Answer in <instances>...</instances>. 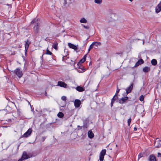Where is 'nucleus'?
<instances>
[{"instance_id":"nucleus-1","label":"nucleus","mask_w":161,"mask_h":161,"mask_svg":"<svg viewBox=\"0 0 161 161\" xmlns=\"http://www.w3.org/2000/svg\"><path fill=\"white\" fill-rule=\"evenodd\" d=\"M38 20V19L35 18L31 22V24H33L36 22L33 28L34 31L35 33L36 34L38 33L39 32V27H40V23L37 22Z\"/></svg>"},{"instance_id":"nucleus-2","label":"nucleus","mask_w":161,"mask_h":161,"mask_svg":"<svg viewBox=\"0 0 161 161\" xmlns=\"http://www.w3.org/2000/svg\"><path fill=\"white\" fill-rule=\"evenodd\" d=\"M14 72L19 78L21 77L23 75L22 71L19 68H17L14 71Z\"/></svg>"},{"instance_id":"nucleus-3","label":"nucleus","mask_w":161,"mask_h":161,"mask_svg":"<svg viewBox=\"0 0 161 161\" xmlns=\"http://www.w3.org/2000/svg\"><path fill=\"white\" fill-rule=\"evenodd\" d=\"M106 151L105 149H103L101 152L99 157L100 161H103V160L104 156L105 155Z\"/></svg>"},{"instance_id":"nucleus-4","label":"nucleus","mask_w":161,"mask_h":161,"mask_svg":"<svg viewBox=\"0 0 161 161\" xmlns=\"http://www.w3.org/2000/svg\"><path fill=\"white\" fill-rule=\"evenodd\" d=\"M32 155L31 154H27V153L24 151L23 153L22 157L23 159H26L32 157Z\"/></svg>"},{"instance_id":"nucleus-5","label":"nucleus","mask_w":161,"mask_h":161,"mask_svg":"<svg viewBox=\"0 0 161 161\" xmlns=\"http://www.w3.org/2000/svg\"><path fill=\"white\" fill-rule=\"evenodd\" d=\"M128 101V97L126 96L125 97H123L119 100V103L121 104H123L125 103H126Z\"/></svg>"},{"instance_id":"nucleus-6","label":"nucleus","mask_w":161,"mask_h":161,"mask_svg":"<svg viewBox=\"0 0 161 161\" xmlns=\"http://www.w3.org/2000/svg\"><path fill=\"white\" fill-rule=\"evenodd\" d=\"M78 68L79 69H81L78 70L77 69V71L79 73H82L83 72L86 70V69L84 68V66L81 64H80L77 65Z\"/></svg>"},{"instance_id":"nucleus-7","label":"nucleus","mask_w":161,"mask_h":161,"mask_svg":"<svg viewBox=\"0 0 161 161\" xmlns=\"http://www.w3.org/2000/svg\"><path fill=\"white\" fill-rule=\"evenodd\" d=\"M154 145L156 147H161V140L157 138L154 142Z\"/></svg>"},{"instance_id":"nucleus-8","label":"nucleus","mask_w":161,"mask_h":161,"mask_svg":"<svg viewBox=\"0 0 161 161\" xmlns=\"http://www.w3.org/2000/svg\"><path fill=\"white\" fill-rule=\"evenodd\" d=\"M32 131L31 129H29L28 130L25 132L22 136V137H27L30 136Z\"/></svg>"},{"instance_id":"nucleus-9","label":"nucleus","mask_w":161,"mask_h":161,"mask_svg":"<svg viewBox=\"0 0 161 161\" xmlns=\"http://www.w3.org/2000/svg\"><path fill=\"white\" fill-rule=\"evenodd\" d=\"M74 104L75 108H79L81 104V101L79 99H75L74 102Z\"/></svg>"},{"instance_id":"nucleus-10","label":"nucleus","mask_w":161,"mask_h":161,"mask_svg":"<svg viewBox=\"0 0 161 161\" xmlns=\"http://www.w3.org/2000/svg\"><path fill=\"white\" fill-rule=\"evenodd\" d=\"M133 87V83H132L131 84L130 86L128 87L126 90V93L128 94L131 92V90H132Z\"/></svg>"},{"instance_id":"nucleus-11","label":"nucleus","mask_w":161,"mask_h":161,"mask_svg":"<svg viewBox=\"0 0 161 161\" xmlns=\"http://www.w3.org/2000/svg\"><path fill=\"white\" fill-rule=\"evenodd\" d=\"M87 54L85 55L83 57V58L81 59L79 62L77 63V65L80 64H81L84 63L86 60V58Z\"/></svg>"},{"instance_id":"nucleus-12","label":"nucleus","mask_w":161,"mask_h":161,"mask_svg":"<svg viewBox=\"0 0 161 161\" xmlns=\"http://www.w3.org/2000/svg\"><path fill=\"white\" fill-rule=\"evenodd\" d=\"M156 12L158 13L161 11V1L155 8Z\"/></svg>"},{"instance_id":"nucleus-13","label":"nucleus","mask_w":161,"mask_h":161,"mask_svg":"<svg viewBox=\"0 0 161 161\" xmlns=\"http://www.w3.org/2000/svg\"><path fill=\"white\" fill-rule=\"evenodd\" d=\"M58 85L61 87H64V88H66L67 86V85L66 84H65L64 82L61 81H58Z\"/></svg>"},{"instance_id":"nucleus-14","label":"nucleus","mask_w":161,"mask_h":161,"mask_svg":"<svg viewBox=\"0 0 161 161\" xmlns=\"http://www.w3.org/2000/svg\"><path fill=\"white\" fill-rule=\"evenodd\" d=\"M68 46L70 48H72L75 50H76L78 49V48L76 46L70 43H68Z\"/></svg>"},{"instance_id":"nucleus-15","label":"nucleus","mask_w":161,"mask_h":161,"mask_svg":"<svg viewBox=\"0 0 161 161\" xmlns=\"http://www.w3.org/2000/svg\"><path fill=\"white\" fill-rule=\"evenodd\" d=\"M25 49H28L29 45L31 43V42L27 39L26 41H25Z\"/></svg>"},{"instance_id":"nucleus-16","label":"nucleus","mask_w":161,"mask_h":161,"mask_svg":"<svg viewBox=\"0 0 161 161\" xmlns=\"http://www.w3.org/2000/svg\"><path fill=\"white\" fill-rule=\"evenodd\" d=\"M88 136L90 138H92L94 136V134L92 132V131L90 130L88 132Z\"/></svg>"},{"instance_id":"nucleus-17","label":"nucleus","mask_w":161,"mask_h":161,"mask_svg":"<svg viewBox=\"0 0 161 161\" xmlns=\"http://www.w3.org/2000/svg\"><path fill=\"white\" fill-rule=\"evenodd\" d=\"M118 98V97H117V96H115V95H114V96L113 97V98L111 99V107H112L113 106L114 103L115 101V100L117 99Z\"/></svg>"},{"instance_id":"nucleus-18","label":"nucleus","mask_w":161,"mask_h":161,"mask_svg":"<svg viewBox=\"0 0 161 161\" xmlns=\"http://www.w3.org/2000/svg\"><path fill=\"white\" fill-rule=\"evenodd\" d=\"M79 92H82L85 90L82 87L78 86L75 88Z\"/></svg>"},{"instance_id":"nucleus-19","label":"nucleus","mask_w":161,"mask_h":161,"mask_svg":"<svg viewBox=\"0 0 161 161\" xmlns=\"http://www.w3.org/2000/svg\"><path fill=\"white\" fill-rule=\"evenodd\" d=\"M150 68L147 66H146L143 69V71L145 73L148 72L150 71Z\"/></svg>"},{"instance_id":"nucleus-20","label":"nucleus","mask_w":161,"mask_h":161,"mask_svg":"<svg viewBox=\"0 0 161 161\" xmlns=\"http://www.w3.org/2000/svg\"><path fill=\"white\" fill-rule=\"evenodd\" d=\"M149 161H156L155 157L153 155H150L149 157Z\"/></svg>"},{"instance_id":"nucleus-21","label":"nucleus","mask_w":161,"mask_h":161,"mask_svg":"<svg viewBox=\"0 0 161 161\" xmlns=\"http://www.w3.org/2000/svg\"><path fill=\"white\" fill-rule=\"evenodd\" d=\"M58 45V43L57 42H55L53 44L52 47L54 49L57 50Z\"/></svg>"},{"instance_id":"nucleus-22","label":"nucleus","mask_w":161,"mask_h":161,"mask_svg":"<svg viewBox=\"0 0 161 161\" xmlns=\"http://www.w3.org/2000/svg\"><path fill=\"white\" fill-rule=\"evenodd\" d=\"M151 63L152 65L155 66L157 65V61L155 59H153L151 61Z\"/></svg>"},{"instance_id":"nucleus-23","label":"nucleus","mask_w":161,"mask_h":161,"mask_svg":"<svg viewBox=\"0 0 161 161\" xmlns=\"http://www.w3.org/2000/svg\"><path fill=\"white\" fill-rule=\"evenodd\" d=\"M80 21V23H86L87 22V20L84 18H82Z\"/></svg>"},{"instance_id":"nucleus-24","label":"nucleus","mask_w":161,"mask_h":161,"mask_svg":"<svg viewBox=\"0 0 161 161\" xmlns=\"http://www.w3.org/2000/svg\"><path fill=\"white\" fill-rule=\"evenodd\" d=\"M44 54L51 55L52 54V53L48 50L47 48L46 50V52L44 53Z\"/></svg>"},{"instance_id":"nucleus-25","label":"nucleus","mask_w":161,"mask_h":161,"mask_svg":"<svg viewBox=\"0 0 161 161\" xmlns=\"http://www.w3.org/2000/svg\"><path fill=\"white\" fill-rule=\"evenodd\" d=\"M57 116L58 117L62 118L63 117L64 114L62 112H59Z\"/></svg>"},{"instance_id":"nucleus-26","label":"nucleus","mask_w":161,"mask_h":161,"mask_svg":"<svg viewBox=\"0 0 161 161\" xmlns=\"http://www.w3.org/2000/svg\"><path fill=\"white\" fill-rule=\"evenodd\" d=\"M94 2L95 3L100 4L102 2V0H95Z\"/></svg>"},{"instance_id":"nucleus-27","label":"nucleus","mask_w":161,"mask_h":161,"mask_svg":"<svg viewBox=\"0 0 161 161\" xmlns=\"http://www.w3.org/2000/svg\"><path fill=\"white\" fill-rule=\"evenodd\" d=\"M95 42V43L94 44V46H97L98 45H101V43L98 42Z\"/></svg>"},{"instance_id":"nucleus-28","label":"nucleus","mask_w":161,"mask_h":161,"mask_svg":"<svg viewBox=\"0 0 161 161\" xmlns=\"http://www.w3.org/2000/svg\"><path fill=\"white\" fill-rule=\"evenodd\" d=\"M120 90V89H118V86H117V90L116 91V92L115 94V96H117V94L119 92Z\"/></svg>"},{"instance_id":"nucleus-29","label":"nucleus","mask_w":161,"mask_h":161,"mask_svg":"<svg viewBox=\"0 0 161 161\" xmlns=\"http://www.w3.org/2000/svg\"><path fill=\"white\" fill-rule=\"evenodd\" d=\"M139 100L141 101H142L144 100V96L143 95H141L140 97Z\"/></svg>"},{"instance_id":"nucleus-30","label":"nucleus","mask_w":161,"mask_h":161,"mask_svg":"<svg viewBox=\"0 0 161 161\" xmlns=\"http://www.w3.org/2000/svg\"><path fill=\"white\" fill-rule=\"evenodd\" d=\"M131 118L129 119L128 120L127 123H128V125L129 126H130V123H131Z\"/></svg>"},{"instance_id":"nucleus-31","label":"nucleus","mask_w":161,"mask_h":161,"mask_svg":"<svg viewBox=\"0 0 161 161\" xmlns=\"http://www.w3.org/2000/svg\"><path fill=\"white\" fill-rule=\"evenodd\" d=\"M143 156V154L140 153L138 155V160L141 158Z\"/></svg>"},{"instance_id":"nucleus-32","label":"nucleus","mask_w":161,"mask_h":161,"mask_svg":"<svg viewBox=\"0 0 161 161\" xmlns=\"http://www.w3.org/2000/svg\"><path fill=\"white\" fill-rule=\"evenodd\" d=\"M61 99L65 101L67 99L66 97L65 96H62L61 97Z\"/></svg>"},{"instance_id":"nucleus-33","label":"nucleus","mask_w":161,"mask_h":161,"mask_svg":"<svg viewBox=\"0 0 161 161\" xmlns=\"http://www.w3.org/2000/svg\"><path fill=\"white\" fill-rule=\"evenodd\" d=\"M140 64H142L144 63V61L142 59H141L139 60L138 61Z\"/></svg>"},{"instance_id":"nucleus-34","label":"nucleus","mask_w":161,"mask_h":161,"mask_svg":"<svg viewBox=\"0 0 161 161\" xmlns=\"http://www.w3.org/2000/svg\"><path fill=\"white\" fill-rule=\"evenodd\" d=\"M95 43V42H93L90 46V48H91V49H92L93 47L94 46V43Z\"/></svg>"},{"instance_id":"nucleus-35","label":"nucleus","mask_w":161,"mask_h":161,"mask_svg":"<svg viewBox=\"0 0 161 161\" xmlns=\"http://www.w3.org/2000/svg\"><path fill=\"white\" fill-rule=\"evenodd\" d=\"M141 64H140L139 62L138 61H137L136 64L135 66H134V67H136L138 66L139 65Z\"/></svg>"},{"instance_id":"nucleus-36","label":"nucleus","mask_w":161,"mask_h":161,"mask_svg":"<svg viewBox=\"0 0 161 161\" xmlns=\"http://www.w3.org/2000/svg\"><path fill=\"white\" fill-rule=\"evenodd\" d=\"M46 138V137L45 136H43L41 138V141L42 142H44L45 139Z\"/></svg>"},{"instance_id":"nucleus-37","label":"nucleus","mask_w":161,"mask_h":161,"mask_svg":"<svg viewBox=\"0 0 161 161\" xmlns=\"http://www.w3.org/2000/svg\"><path fill=\"white\" fill-rule=\"evenodd\" d=\"M82 25L83 26V27L86 29H89V27L88 26H86L83 25Z\"/></svg>"},{"instance_id":"nucleus-38","label":"nucleus","mask_w":161,"mask_h":161,"mask_svg":"<svg viewBox=\"0 0 161 161\" xmlns=\"http://www.w3.org/2000/svg\"><path fill=\"white\" fill-rule=\"evenodd\" d=\"M6 99H7L8 100L9 102H10L12 103H13V104H14V105H15V104L14 103V102H11V101H10V100L8 98H6Z\"/></svg>"},{"instance_id":"nucleus-39","label":"nucleus","mask_w":161,"mask_h":161,"mask_svg":"<svg viewBox=\"0 0 161 161\" xmlns=\"http://www.w3.org/2000/svg\"><path fill=\"white\" fill-rule=\"evenodd\" d=\"M25 55L26 56V55L27 54V51H28V49H25Z\"/></svg>"},{"instance_id":"nucleus-40","label":"nucleus","mask_w":161,"mask_h":161,"mask_svg":"<svg viewBox=\"0 0 161 161\" xmlns=\"http://www.w3.org/2000/svg\"><path fill=\"white\" fill-rule=\"evenodd\" d=\"M158 157H161V153H158Z\"/></svg>"},{"instance_id":"nucleus-41","label":"nucleus","mask_w":161,"mask_h":161,"mask_svg":"<svg viewBox=\"0 0 161 161\" xmlns=\"http://www.w3.org/2000/svg\"><path fill=\"white\" fill-rule=\"evenodd\" d=\"M64 5H65L67 4V0H64Z\"/></svg>"},{"instance_id":"nucleus-42","label":"nucleus","mask_w":161,"mask_h":161,"mask_svg":"<svg viewBox=\"0 0 161 161\" xmlns=\"http://www.w3.org/2000/svg\"><path fill=\"white\" fill-rule=\"evenodd\" d=\"M44 53L43 54H42V56L41 57V60L43 61V55H44Z\"/></svg>"},{"instance_id":"nucleus-43","label":"nucleus","mask_w":161,"mask_h":161,"mask_svg":"<svg viewBox=\"0 0 161 161\" xmlns=\"http://www.w3.org/2000/svg\"><path fill=\"white\" fill-rule=\"evenodd\" d=\"M65 56H64L63 58V59H62V60L64 61H65V58H64Z\"/></svg>"},{"instance_id":"nucleus-44","label":"nucleus","mask_w":161,"mask_h":161,"mask_svg":"<svg viewBox=\"0 0 161 161\" xmlns=\"http://www.w3.org/2000/svg\"><path fill=\"white\" fill-rule=\"evenodd\" d=\"M24 160L22 158V157H21V158L18 160V161H22V160Z\"/></svg>"},{"instance_id":"nucleus-45","label":"nucleus","mask_w":161,"mask_h":161,"mask_svg":"<svg viewBox=\"0 0 161 161\" xmlns=\"http://www.w3.org/2000/svg\"><path fill=\"white\" fill-rule=\"evenodd\" d=\"M134 131H136L137 130V129L136 127H135L134 128Z\"/></svg>"},{"instance_id":"nucleus-46","label":"nucleus","mask_w":161,"mask_h":161,"mask_svg":"<svg viewBox=\"0 0 161 161\" xmlns=\"http://www.w3.org/2000/svg\"><path fill=\"white\" fill-rule=\"evenodd\" d=\"M91 49V48H90L89 47V48L88 49V51L89 52Z\"/></svg>"},{"instance_id":"nucleus-47","label":"nucleus","mask_w":161,"mask_h":161,"mask_svg":"<svg viewBox=\"0 0 161 161\" xmlns=\"http://www.w3.org/2000/svg\"><path fill=\"white\" fill-rule=\"evenodd\" d=\"M159 85V83H158V84L157 85V87H158V86Z\"/></svg>"},{"instance_id":"nucleus-48","label":"nucleus","mask_w":161,"mask_h":161,"mask_svg":"<svg viewBox=\"0 0 161 161\" xmlns=\"http://www.w3.org/2000/svg\"><path fill=\"white\" fill-rule=\"evenodd\" d=\"M77 127L78 128V127H80V129L81 128V127H80L79 125H78L77 126Z\"/></svg>"},{"instance_id":"nucleus-49","label":"nucleus","mask_w":161,"mask_h":161,"mask_svg":"<svg viewBox=\"0 0 161 161\" xmlns=\"http://www.w3.org/2000/svg\"><path fill=\"white\" fill-rule=\"evenodd\" d=\"M92 64V62L91 61L90 62V63H89V65H90V64Z\"/></svg>"},{"instance_id":"nucleus-50","label":"nucleus","mask_w":161,"mask_h":161,"mask_svg":"<svg viewBox=\"0 0 161 161\" xmlns=\"http://www.w3.org/2000/svg\"><path fill=\"white\" fill-rule=\"evenodd\" d=\"M129 0L130 1V2H132V1H133V0Z\"/></svg>"},{"instance_id":"nucleus-51","label":"nucleus","mask_w":161,"mask_h":161,"mask_svg":"<svg viewBox=\"0 0 161 161\" xmlns=\"http://www.w3.org/2000/svg\"><path fill=\"white\" fill-rule=\"evenodd\" d=\"M134 40H132L131 42H134Z\"/></svg>"},{"instance_id":"nucleus-52","label":"nucleus","mask_w":161,"mask_h":161,"mask_svg":"<svg viewBox=\"0 0 161 161\" xmlns=\"http://www.w3.org/2000/svg\"><path fill=\"white\" fill-rule=\"evenodd\" d=\"M104 77H105L104 76H103V78H102V80L103 79V78Z\"/></svg>"},{"instance_id":"nucleus-53","label":"nucleus","mask_w":161,"mask_h":161,"mask_svg":"<svg viewBox=\"0 0 161 161\" xmlns=\"http://www.w3.org/2000/svg\"><path fill=\"white\" fill-rule=\"evenodd\" d=\"M160 84H159L160 86H161V83L160 82Z\"/></svg>"},{"instance_id":"nucleus-54","label":"nucleus","mask_w":161,"mask_h":161,"mask_svg":"<svg viewBox=\"0 0 161 161\" xmlns=\"http://www.w3.org/2000/svg\"><path fill=\"white\" fill-rule=\"evenodd\" d=\"M143 44H144V41H143Z\"/></svg>"},{"instance_id":"nucleus-55","label":"nucleus","mask_w":161,"mask_h":161,"mask_svg":"<svg viewBox=\"0 0 161 161\" xmlns=\"http://www.w3.org/2000/svg\"><path fill=\"white\" fill-rule=\"evenodd\" d=\"M117 145H116V147H117Z\"/></svg>"}]
</instances>
